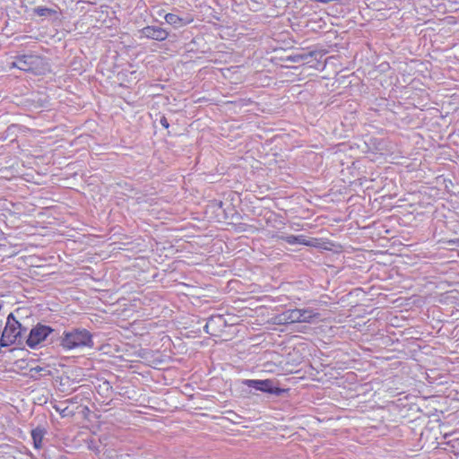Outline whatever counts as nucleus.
Returning a JSON list of instances; mask_svg holds the SVG:
<instances>
[{"mask_svg":"<svg viewBox=\"0 0 459 459\" xmlns=\"http://www.w3.org/2000/svg\"><path fill=\"white\" fill-rule=\"evenodd\" d=\"M45 435V430L42 428H36L31 431V437L33 439L34 447L39 449L42 446V440Z\"/></svg>","mask_w":459,"mask_h":459,"instance_id":"6e6552de","label":"nucleus"},{"mask_svg":"<svg viewBox=\"0 0 459 459\" xmlns=\"http://www.w3.org/2000/svg\"><path fill=\"white\" fill-rule=\"evenodd\" d=\"M160 124H161V126H164L165 128H168V127H169V122H168V120H167V118H166L165 117H162L160 118Z\"/></svg>","mask_w":459,"mask_h":459,"instance_id":"ddd939ff","label":"nucleus"},{"mask_svg":"<svg viewBox=\"0 0 459 459\" xmlns=\"http://www.w3.org/2000/svg\"><path fill=\"white\" fill-rule=\"evenodd\" d=\"M167 23L178 28L186 25L187 22L183 18L174 13H167L164 17Z\"/></svg>","mask_w":459,"mask_h":459,"instance_id":"1a4fd4ad","label":"nucleus"},{"mask_svg":"<svg viewBox=\"0 0 459 459\" xmlns=\"http://www.w3.org/2000/svg\"><path fill=\"white\" fill-rule=\"evenodd\" d=\"M209 325H210V321L205 325L204 326V329L205 331L208 333V327H209Z\"/></svg>","mask_w":459,"mask_h":459,"instance_id":"4468645a","label":"nucleus"},{"mask_svg":"<svg viewBox=\"0 0 459 459\" xmlns=\"http://www.w3.org/2000/svg\"><path fill=\"white\" fill-rule=\"evenodd\" d=\"M35 12L39 16H46V15L49 14L52 11L48 8L38 7L35 10Z\"/></svg>","mask_w":459,"mask_h":459,"instance_id":"9b49d317","label":"nucleus"},{"mask_svg":"<svg viewBox=\"0 0 459 459\" xmlns=\"http://www.w3.org/2000/svg\"><path fill=\"white\" fill-rule=\"evenodd\" d=\"M297 238H298L297 244H301V245H305V246H312L313 245L312 240L307 238V237L304 235H299V236H297Z\"/></svg>","mask_w":459,"mask_h":459,"instance_id":"9d476101","label":"nucleus"},{"mask_svg":"<svg viewBox=\"0 0 459 459\" xmlns=\"http://www.w3.org/2000/svg\"><path fill=\"white\" fill-rule=\"evenodd\" d=\"M26 333V329L14 318L13 314L7 317L5 327L2 333L0 345L8 347L12 344H22Z\"/></svg>","mask_w":459,"mask_h":459,"instance_id":"7ed1b4c3","label":"nucleus"},{"mask_svg":"<svg viewBox=\"0 0 459 459\" xmlns=\"http://www.w3.org/2000/svg\"><path fill=\"white\" fill-rule=\"evenodd\" d=\"M320 314L310 307L288 309L277 315L274 318L278 325H288L294 323H314L318 319Z\"/></svg>","mask_w":459,"mask_h":459,"instance_id":"f03ea898","label":"nucleus"},{"mask_svg":"<svg viewBox=\"0 0 459 459\" xmlns=\"http://www.w3.org/2000/svg\"><path fill=\"white\" fill-rule=\"evenodd\" d=\"M140 34L142 38L158 41H163L169 36V32L165 29L158 26H146L140 30Z\"/></svg>","mask_w":459,"mask_h":459,"instance_id":"0eeeda50","label":"nucleus"},{"mask_svg":"<svg viewBox=\"0 0 459 459\" xmlns=\"http://www.w3.org/2000/svg\"><path fill=\"white\" fill-rule=\"evenodd\" d=\"M11 67L38 74L45 70V61L38 55H21L17 56L15 60L12 62Z\"/></svg>","mask_w":459,"mask_h":459,"instance_id":"20e7f679","label":"nucleus"},{"mask_svg":"<svg viewBox=\"0 0 459 459\" xmlns=\"http://www.w3.org/2000/svg\"><path fill=\"white\" fill-rule=\"evenodd\" d=\"M288 244H290V245H295L297 244V236H294V235H290V236H287L283 238Z\"/></svg>","mask_w":459,"mask_h":459,"instance_id":"f8f14e48","label":"nucleus"},{"mask_svg":"<svg viewBox=\"0 0 459 459\" xmlns=\"http://www.w3.org/2000/svg\"><path fill=\"white\" fill-rule=\"evenodd\" d=\"M243 384L248 387L255 388V390L273 394H280L282 390L274 385V383L271 379L264 380H256V379H246L243 381Z\"/></svg>","mask_w":459,"mask_h":459,"instance_id":"423d86ee","label":"nucleus"},{"mask_svg":"<svg viewBox=\"0 0 459 459\" xmlns=\"http://www.w3.org/2000/svg\"><path fill=\"white\" fill-rule=\"evenodd\" d=\"M60 345L66 351L92 348V334L85 328H74L65 331L61 336Z\"/></svg>","mask_w":459,"mask_h":459,"instance_id":"f257e3e1","label":"nucleus"},{"mask_svg":"<svg viewBox=\"0 0 459 459\" xmlns=\"http://www.w3.org/2000/svg\"><path fill=\"white\" fill-rule=\"evenodd\" d=\"M53 333V329L48 325L38 324L30 331L26 338L27 345L31 349H36Z\"/></svg>","mask_w":459,"mask_h":459,"instance_id":"39448f33","label":"nucleus"}]
</instances>
